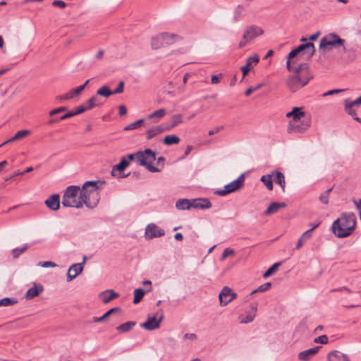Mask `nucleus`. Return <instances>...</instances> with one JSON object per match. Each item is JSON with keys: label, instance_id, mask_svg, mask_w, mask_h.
<instances>
[{"label": "nucleus", "instance_id": "f257e3e1", "mask_svg": "<svg viewBox=\"0 0 361 361\" xmlns=\"http://www.w3.org/2000/svg\"><path fill=\"white\" fill-rule=\"evenodd\" d=\"M99 201L97 182L87 181L82 188L77 185L68 186L62 197V205L66 207H95Z\"/></svg>", "mask_w": 361, "mask_h": 361}, {"label": "nucleus", "instance_id": "f03ea898", "mask_svg": "<svg viewBox=\"0 0 361 361\" xmlns=\"http://www.w3.org/2000/svg\"><path fill=\"white\" fill-rule=\"evenodd\" d=\"M286 117L291 118L287 127L288 133H303L310 126V117L307 116L301 108L294 107L286 114Z\"/></svg>", "mask_w": 361, "mask_h": 361}, {"label": "nucleus", "instance_id": "7ed1b4c3", "mask_svg": "<svg viewBox=\"0 0 361 361\" xmlns=\"http://www.w3.org/2000/svg\"><path fill=\"white\" fill-rule=\"evenodd\" d=\"M356 216L354 214H343L332 225L333 233L338 238L350 235L355 230Z\"/></svg>", "mask_w": 361, "mask_h": 361}, {"label": "nucleus", "instance_id": "20e7f679", "mask_svg": "<svg viewBox=\"0 0 361 361\" xmlns=\"http://www.w3.org/2000/svg\"><path fill=\"white\" fill-rule=\"evenodd\" d=\"M295 71L296 75L290 77L287 81V85L292 92H296L307 85L312 77L306 64L300 65Z\"/></svg>", "mask_w": 361, "mask_h": 361}, {"label": "nucleus", "instance_id": "39448f33", "mask_svg": "<svg viewBox=\"0 0 361 361\" xmlns=\"http://www.w3.org/2000/svg\"><path fill=\"white\" fill-rule=\"evenodd\" d=\"M315 52V49L313 43L308 42L306 44H300L298 48L292 50L288 57V60L286 62L287 68L289 71H291L292 68L290 66V59L297 56L298 55L300 57L302 55H306L307 58L312 57Z\"/></svg>", "mask_w": 361, "mask_h": 361}, {"label": "nucleus", "instance_id": "423d86ee", "mask_svg": "<svg viewBox=\"0 0 361 361\" xmlns=\"http://www.w3.org/2000/svg\"><path fill=\"white\" fill-rule=\"evenodd\" d=\"M155 159V153L149 149H147L144 152H137V161L140 165L145 166L151 172H158L160 171L152 165Z\"/></svg>", "mask_w": 361, "mask_h": 361}, {"label": "nucleus", "instance_id": "0eeeda50", "mask_svg": "<svg viewBox=\"0 0 361 361\" xmlns=\"http://www.w3.org/2000/svg\"><path fill=\"white\" fill-rule=\"evenodd\" d=\"M263 33V30L258 26L251 25L247 27L243 34L242 41L238 44L239 48L244 47L248 42L261 36Z\"/></svg>", "mask_w": 361, "mask_h": 361}, {"label": "nucleus", "instance_id": "6e6552de", "mask_svg": "<svg viewBox=\"0 0 361 361\" xmlns=\"http://www.w3.org/2000/svg\"><path fill=\"white\" fill-rule=\"evenodd\" d=\"M343 44L344 40L341 39L337 35L329 34L321 39L319 48L325 50L336 45H343Z\"/></svg>", "mask_w": 361, "mask_h": 361}, {"label": "nucleus", "instance_id": "1a4fd4ad", "mask_svg": "<svg viewBox=\"0 0 361 361\" xmlns=\"http://www.w3.org/2000/svg\"><path fill=\"white\" fill-rule=\"evenodd\" d=\"M244 180L245 176L244 174H241L237 179L226 185L223 190H218L216 193L223 196L233 192L243 187Z\"/></svg>", "mask_w": 361, "mask_h": 361}, {"label": "nucleus", "instance_id": "9d476101", "mask_svg": "<svg viewBox=\"0 0 361 361\" xmlns=\"http://www.w3.org/2000/svg\"><path fill=\"white\" fill-rule=\"evenodd\" d=\"M86 259L87 257L84 256L82 262L73 264L70 267L67 273V281L68 282L71 281L73 279L82 273L84 264L86 262Z\"/></svg>", "mask_w": 361, "mask_h": 361}, {"label": "nucleus", "instance_id": "9b49d317", "mask_svg": "<svg viewBox=\"0 0 361 361\" xmlns=\"http://www.w3.org/2000/svg\"><path fill=\"white\" fill-rule=\"evenodd\" d=\"M236 297V293L233 292L228 286L224 287L219 295V302L221 305H228Z\"/></svg>", "mask_w": 361, "mask_h": 361}, {"label": "nucleus", "instance_id": "f8f14e48", "mask_svg": "<svg viewBox=\"0 0 361 361\" xmlns=\"http://www.w3.org/2000/svg\"><path fill=\"white\" fill-rule=\"evenodd\" d=\"M164 231L154 224L147 225L145 229V237L148 239L161 237L164 235Z\"/></svg>", "mask_w": 361, "mask_h": 361}, {"label": "nucleus", "instance_id": "ddd939ff", "mask_svg": "<svg viewBox=\"0 0 361 361\" xmlns=\"http://www.w3.org/2000/svg\"><path fill=\"white\" fill-rule=\"evenodd\" d=\"M162 315L158 319L156 314L149 315L147 320L141 326L147 330H154L159 327Z\"/></svg>", "mask_w": 361, "mask_h": 361}, {"label": "nucleus", "instance_id": "4468645a", "mask_svg": "<svg viewBox=\"0 0 361 361\" xmlns=\"http://www.w3.org/2000/svg\"><path fill=\"white\" fill-rule=\"evenodd\" d=\"M169 130L170 127L164 124L152 127V128L147 130V131L146 132V138L147 140H151L157 135Z\"/></svg>", "mask_w": 361, "mask_h": 361}, {"label": "nucleus", "instance_id": "2eb2a0df", "mask_svg": "<svg viewBox=\"0 0 361 361\" xmlns=\"http://www.w3.org/2000/svg\"><path fill=\"white\" fill-rule=\"evenodd\" d=\"M47 207L54 211H56L60 207V197L58 194L51 195L46 201Z\"/></svg>", "mask_w": 361, "mask_h": 361}, {"label": "nucleus", "instance_id": "dca6fc26", "mask_svg": "<svg viewBox=\"0 0 361 361\" xmlns=\"http://www.w3.org/2000/svg\"><path fill=\"white\" fill-rule=\"evenodd\" d=\"M319 346H317L312 348H310L308 350L300 352L298 354V359L301 361H308L313 357L314 355L317 353Z\"/></svg>", "mask_w": 361, "mask_h": 361}, {"label": "nucleus", "instance_id": "f3484780", "mask_svg": "<svg viewBox=\"0 0 361 361\" xmlns=\"http://www.w3.org/2000/svg\"><path fill=\"white\" fill-rule=\"evenodd\" d=\"M129 165V161L127 160L126 157H123L121 161L115 165L111 171V175L113 176H118V177H123L121 175H118L117 172H122Z\"/></svg>", "mask_w": 361, "mask_h": 361}, {"label": "nucleus", "instance_id": "a211bd4d", "mask_svg": "<svg viewBox=\"0 0 361 361\" xmlns=\"http://www.w3.org/2000/svg\"><path fill=\"white\" fill-rule=\"evenodd\" d=\"M327 358L328 361H350L346 354L337 350L329 353Z\"/></svg>", "mask_w": 361, "mask_h": 361}, {"label": "nucleus", "instance_id": "6ab92c4d", "mask_svg": "<svg viewBox=\"0 0 361 361\" xmlns=\"http://www.w3.org/2000/svg\"><path fill=\"white\" fill-rule=\"evenodd\" d=\"M118 297V294L113 290H106L99 294L100 300L105 304Z\"/></svg>", "mask_w": 361, "mask_h": 361}, {"label": "nucleus", "instance_id": "aec40b11", "mask_svg": "<svg viewBox=\"0 0 361 361\" xmlns=\"http://www.w3.org/2000/svg\"><path fill=\"white\" fill-rule=\"evenodd\" d=\"M43 291V286L40 284H34V286L30 288L25 293V298L27 300L32 299L39 295Z\"/></svg>", "mask_w": 361, "mask_h": 361}, {"label": "nucleus", "instance_id": "412c9836", "mask_svg": "<svg viewBox=\"0 0 361 361\" xmlns=\"http://www.w3.org/2000/svg\"><path fill=\"white\" fill-rule=\"evenodd\" d=\"M30 134V131L29 130H19L18 131L15 135L14 136H13L12 137H11L10 139H8V140L5 141L4 142H3L1 145H0V147H2L3 145L8 143V142H14V141H16V140H20V139H23L25 137L29 135Z\"/></svg>", "mask_w": 361, "mask_h": 361}, {"label": "nucleus", "instance_id": "4be33fe9", "mask_svg": "<svg viewBox=\"0 0 361 361\" xmlns=\"http://www.w3.org/2000/svg\"><path fill=\"white\" fill-rule=\"evenodd\" d=\"M272 176H274V182L279 184L281 187L283 192H284L286 189V180L283 173L280 171H273Z\"/></svg>", "mask_w": 361, "mask_h": 361}, {"label": "nucleus", "instance_id": "5701e85b", "mask_svg": "<svg viewBox=\"0 0 361 361\" xmlns=\"http://www.w3.org/2000/svg\"><path fill=\"white\" fill-rule=\"evenodd\" d=\"M165 35H157L153 37L152 39V47L154 49H158L161 47H166V45L164 43V40L166 39Z\"/></svg>", "mask_w": 361, "mask_h": 361}, {"label": "nucleus", "instance_id": "b1692460", "mask_svg": "<svg viewBox=\"0 0 361 361\" xmlns=\"http://www.w3.org/2000/svg\"><path fill=\"white\" fill-rule=\"evenodd\" d=\"M286 204L283 202L278 203V202H272L269 204L268 208L267 209L265 214L267 215L273 214L277 212L280 209L285 208Z\"/></svg>", "mask_w": 361, "mask_h": 361}, {"label": "nucleus", "instance_id": "393cba45", "mask_svg": "<svg viewBox=\"0 0 361 361\" xmlns=\"http://www.w3.org/2000/svg\"><path fill=\"white\" fill-rule=\"evenodd\" d=\"M193 208L209 209L212 207L211 202L207 199H197L192 202Z\"/></svg>", "mask_w": 361, "mask_h": 361}, {"label": "nucleus", "instance_id": "a878e982", "mask_svg": "<svg viewBox=\"0 0 361 361\" xmlns=\"http://www.w3.org/2000/svg\"><path fill=\"white\" fill-rule=\"evenodd\" d=\"M166 115V110L164 109H158L153 113L149 114L147 116L148 119L156 118L155 122H158L161 118H162Z\"/></svg>", "mask_w": 361, "mask_h": 361}, {"label": "nucleus", "instance_id": "bb28decb", "mask_svg": "<svg viewBox=\"0 0 361 361\" xmlns=\"http://www.w3.org/2000/svg\"><path fill=\"white\" fill-rule=\"evenodd\" d=\"M135 325L136 322H128L118 326L116 329L121 333H124L130 331Z\"/></svg>", "mask_w": 361, "mask_h": 361}, {"label": "nucleus", "instance_id": "cd10ccee", "mask_svg": "<svg viewBox=\"0 0 361 361\" xmlns=\"http://www.w3.org/2000/svg\"><path fill=\"white\" fill-rule=\"evenodd\" d=\"M176 206L178 209H189L192 207V202L184 199L178 200Z\"/></svg>", "mask_w": 361, "mask_h": 361}, {"label": "nucleus", "instance_id": "c85d7f7f", "mask_svg": "<svg viewBox=\"0 0 361 361\" xmlns=\"http://www.w3.org/2000/svg\"><path fill=\"white\" fill-rule=\"evenodd\" d=\"M180 138L176 135H166L164 139V143L166 145L178 144Z\"/></svg>", "mask_w": 361, "mask_h": 361}, {"label": "nucleus", "instance_id": "c756f323", "mask_svg": "<svg viewBox=\"0 0 361 361\" xmlns=\"http://www.w3.org/2000/svg\"><path fill=\"white\" fill-rule=\"evenodd\" d=\"M272 174L271 175H264L261 178V181L266 185L269 190H273V182H272Z\"/></svg>", "mask_w": 361, "mask_h": 361}, {"label": "nucleus", "instance_id": "7c9ffc66", "mask_svg": "<svg viewBox=\"0 0 361 361\" xmlns=\"http://www.w3.org/2000/svg\"><path fill=\"white\" fill-rule=\"evenodd\" d=\"M159 35H165L166 37L164 41L166 46H169L175 42V41L178 38V36L175 34H169L167 32H163L159 34Z\"/></svg>", "mask_w": 361, "mask_h": 361}, {"label": "nucleus", "instance_id": "2f4dec72", "mask_svg": "<svg viewBox=\"0 0 361 361\" xmlns=\"http://www.w3.org/2000/svg\"><path fill=\"white\" fill-rule=\"evenodd\" d=\"M86 109H92L94 106L100 105L99 99L97 97H92L85 102Z\"/></svg>", "mask_w": 361, "mask_h": 361}, {"label": "nucleus", "instance_id": "473e14b6", "mask_svg": "<svg viewBox=\"0 0 361 361\" xmlns=\"http://www.w3.org/2000/svg\"><path fill=\"white\" fill-rule=\"evenodd\" d=\"M90 80H87L82 85H80L76 88L72 89L69 91L71 95H72V98H74L78 96L80 92L84 90L85 86L89 83Z\"/></svg>", "mask_w": 361, "mask_h": 361}, {"label": "nucleus", "instance_id": "72a5a7b5", "mask_svg": "<svg viewBox=\"0 0 361 361\" xmlns=\"http://www.w3.org/2000/svg\"><path fill=\"white\" fill-rule=\"evenodd\" d=\"M97 94L99 95H101V96H103L104 97H109V96H111V94H113V92L111 90H110V89L109 88V87L106 86V85H104L102 86V87H100L97 92Z\"/></svg>", "mask_w": 361, "mask_h": 361}, {"label": "nucleus", "instance_id": "f704fd0d", "mask_svg": "<svg viewBox=\"0 0 361 361\" xmlns=\"http://www.w3.org/2000/svg\"><path fill=\"white\" fill-rule=\"evenodd\" d=\"M145 295V291L142 288H137L134 291V299L133 302L135 304L138 303L141 301Z\"/></svg>", "mask_w": 361, "mask_h": 361}, {"label": "nucleus", "instance_id": "c9c22d12", "mask_svg": "<svg viewBox=\"0 0 361 361\" xmlns=\"http://www.w3.org/2000/svg\"><path fill=\"white\" fill-rule=\"evenodd\" d=\"M171 119L172 121V124L171 126H169L170 129L183 122V115L180 114H174L171 117Z\"/></svg>", "mask_w": 361, "mask_h": 361}, {"label": "nucleus", "instance_id": "e433bc0d", "mask_svg": "<svg viewBox=\"0 0 361 361\" xmlns=\"http://www.w3.org/2000/svg\"><path fill=\"white\" fill-rule=\"evenodd\" d=\"M17 302V300L12 299L10 298H4L0 300V306H11L16 304Z\"/></svg>", "mask_w": 361, "mask_h": 361}, {"label": "nucleus", "instance_id": "4c0bfd02", "mask_svg": "<svg viewBox=\"0 0 361 361\" xmlns=\"http://www.w3.org/2000/svg\"><path fill=\"white\" fill-rule=\"evenodd\" d=\"M279 265H280V263H275V264H274L271 267H270L266 271V272L264 274L263 276L264 278H267V277L271 276V274H273L277 270V268H278V267Z\"/></svg>", "mask_w": 361, "mask_h": 361}, {"label": "nucleus", "instance_id": "58836bf2", "mask_svg": "<svg viewBox=\"0 0 361 361\" xmlns=\"http://www.w3.org/2000/svg\"><path fill=\"white\" fill-rule=\"evenodd\" d=\"M354 106H355L354 104H352V102H346L345 106L346 112L348 114H350V116H352L353 117L356 116V112H355V109H353Z\"/></svg>", "mask_w": 361, "mask_h": 361}, {"label": "nucleus", "instance_id": "ea45409f", "mask_svg": "<svg viewBox=\"0 0 361 361\" xmlns=\"http://www.w3.org/2000/svg\"><path fill=\"white\" fill-rule=\"evenodd\" d=\"M331 190L332 189L330 188L320 195L319 200L322 203L325 204H327L329 203V195Z\"/></svg>", "mask_w": 361, "mask_h": 361}, {"label": "nucleus", "instance_id": "a19ab883", "mask_svg": "<svg viewBox=\"0 0 361 361\" xmlns=\"http://www.w3.org/2000/svg\"><path fill=\"white\" fill-rule=\"evenodd\" d=\"M27 248V246H24L21 248H15L13 250V256L14 258L18 257L21 254H23Z\"/></svg>", "mask_w": 361, "mask_h": 361}, {"label": "nucleus", "instance_id": "79ce46f5", "mask_svg": "<svg viewBox=\"0 0 361 361\" xmlns=\"http://www.w3.org/2000/svg\"><path fill=\"white\" fill-rule=\"evenodd\" d=\"M329 338L326 335H322L314 338V342L317 343L326 344Z\"/></svg>", "mask_w": 361, "mask_h": 361}, {"label": "nucleus", "instance_id": "37998d69", "mask_svg": "<svg viewBox=\"0 0 361 361\" xmlns=\"http://www.w3.org/2000/svg\"><path fill=\"white\" fill-rule=\"evenodd\" d=\"M259 61V59L258 56L257 55H255V56H250V57L247 58L246 62L248 64H250L252 66H256L258 63Z\"/></svg>", "mask_w": 361, "mask_h": 361}, {"label": "nucleus", "instance_id": "c03bdc74", "mask_svg": "<svg viewBox=\"0 0 361 361\" xmlns=\"http://www.w3.org/2000/svg\"><path fill=\"white\" fill-rule=\"evenodd\" d=\"M319 223L318 224H316L314 226H312V228H311L310 229L307 230V231L304 232L302 233V235H301L302 238H304L305 240L310 238L311 237V233L313 230H314L318 226H319Z\"/></svg>", "mask_w": 361, "mask_h": 361}, {"label": "nucleus", "instance_id": "a18cd8bd", "mask_svg": "<svg viewBox=\"0 0 361 361\" xmlns=\"http://www.w3.org/2000/svg\"><path fill=\"white\" fill-rule=\"evenodd\" d=\"M234 252L233 250L230 249V248H226L224 252H223V254L221 255V261H224L225 259L230 256V255H233Z\"/></svg>", "mask_w": 361, "mask_h": 361}, {"label": "nucleus", "instance_id": "49530a36", "mask_svg": "<svg viewBox=\"0 0 361 361\" xmlns=\"http://www.w3.org/2000/svg\"><path fill=\"white\" fill-rule=\"evenodd\" d=\"M66 111V108L65 106H61L56 109H54L49 111V114L50 116L59 114L61 112H63Z\"/></svg>", "mask_w": 361, "mask_h": 361}, {"label": "nucleus", "instance_id": "de8ad7c7", "mask_svg": "<svg viewBox=\"0 0 361 361\" xmlns=\"http://www.w3.org/2000/svg\"><path fill=\"white\" fill-rule=\"evenodd\" d=\"M270 287H271V283L267 282V283H265L261 285L258 288V289L255 290L252 293H255L257 291L263 292V291H265V290H268Z\"/></svg>", "mask_w": 361, "mask_h": 361}, {"label": "nucleus", "instance_id": "09e8293b", "mask_svg": "<svg viewBox=\"0 0 361 361\" xmlns=\"http://www.w3.org/2000/svg\"><path fill=\"white\" fill-rule=\"evenodd\" d=\"M222 78H223L222 73H219L218 75H212L211 82L212 84H218Z\"/></svg>", "mask_w": 361, "mask_h": 361}, {"label": "nucleus", "instance_id": "8fccbe9b", "mask_svg": "<svg viewBox=\"0 0 361 361\" xmlns=\"http://www.w3.org/2000/svg\"><path fill=\"white\" fill-rule=\"evenodd\" d=\"M123 88H124V82H123V81H120L118 85L117 88L116 90H114V91H112L113 94L122 93L123 92Z\"/></svg>", "mask_w": 361, "mask_h": 361}, {"label": "nucleus", "instance_id": "3c124183", "mask_svg": "<svg viewBox=\"0 0 361 361\" xmlns=\"http://www.w3.org/2000/svg\"><path fill=\"white\" fill-rule=\"evenodd\" d=\"M88 110L87 109H86V106L85 104H83V105H81V106H78L75 109H74V112H75V116L78 115V114H82L83 112H85V111Z\"/></svg>", "mask_w": 361, "mask_h": 361}, {"label": "nucleus", "instance_id": "603ef678", "mask_svg": "<svg viewBox=\"0 0 361 361\" xmlns=\"http://www.w3.org/2000/svg\"><path fill=\"white\" fill-rule=\"evenodd\" d=\"M73 99V98H72V95H71L69 92L64 94L59 95L56 97V99H58V100H68V99Z\"/></svg>", "mask_w": 361, "mask_h": 361}, {"label": "nucleus", "instance_id": "864d4df0", "mask_svg": "<svg viewBox=\"0 0 361 361\" xmlns=\"http://www.w3.org/2000/svg\"><path fill=\"white\" fill-rule=\"evenodd\" d=\"M137 128H139V125L136 123V121H135V122L126 126V127H124L123 129H124V130L127 131V130H133V129H135Z\"/></svg>", "mask_w": 361, "mask_h": 361}, {"label": "nucleus", "instance_id": "5fc2aeb1", "mask_svg": "<svg viewBox=\"0 0 361 361\" xmlns=\"http://www.w3.org/2000/svg\"><path fill=\"white\" fill-rule=\"evenodd\" d=\"M254 317H255V315H247L245 319L244 318H241L240 317V323L243 324V323H248V322H252L253 319H254Z\"/></svg>", "mask_w": 361, "mask_h": 361}, {"label": "nucleus", "instance_id": "6e6d98bb", "mask_svg": "<svg viewBox=\"0 0 361 361\" xmlns=\"http://www.w3.org/2000/svg\"><path fill=\"white\" fill-rule=\"evenodd\" d=\"M52 4L55 6L60 7L61 8H63L66 7V4L63 1L61 0H55L53 1Z\"/></svg>", "mask_w": 361, "mask_h": 361}, {"label": "nucleus", "instance_id": "4d7b16f0", "mask_svg": "<svg viewBox=\"0 0 361 361\" xmlns=\"http://www.w3.org/2000/svg\"><path fill=\"white\" fill-rule=\"evenodd\" d=\"M74 116H75L74 111L73 110V111H70L68 113H66V114H64L62 116H61L60 117V120H65L66 118H71V117Z\"/></svg>", "mask_w": 361, "mask_h": 361}, {"label": "nucleus", "instance_id": "13d9d810", "mask_svg": "<svg viewBox=\"0 0 361 361\" xmlns=\"http://www.w3.org/2000/svg\"><path fill=\"white\" fill-rule=\"evenodd\" d=\"M42 267L47 268V267H56V264L52 262H44L42 263Z\"/></svg>", "mask_w": 361, "mask_h": 361}, {"label": "nucleus", "instance_id": "bf43d9fd", "mask_svg": "<svg viewBox=\"0 0 361 361\" xmlns=\"http://www.w3.org/2000/svg\"><path fill=\"white\" fill-rule=\"evenodd\" d=\"M243 72V79L247 75L249 71H250V68H247V66H243L240 68Z\"/></svg>", "mask_w": 361, "mask_h": 361}, {"label": "nucleus", "instance_id": "052dcab7", "mask_svg": "<svg viewBox=\"0 0 361 361\" xmlns=\"http://www.w3.org/2000/svg\"><path fill=\"white\" fill-rule=\"evenodd\" d=\"M223 129V127L221 126V127H217V128H215L212 130H210L209 132H208V134L209 135H213L217 133H219L220 130H221Z\"/></svg>", "mask_w": 361, "mask_h": 361}, {"label": "nucleus", "instance_id": "680f3d73", "mask_svg": "<svg viewBox=\"0 0 361 361\" xmlns=\"http://www.w3.org/2000/svg\"><path fill=\"white\" fill-rule=\"evenodd\" d=\"M118 111H119V115L120 116H124L127 113V109H126V106H123V105H121L119 106Z\"/></svg>", "mask_w": 361, "mask_h": 361}, {"label": "nucleus", "instance_id": "e2e57ef3", "mask_svg": "<svg viewBox=\"0 0 361 361\" xmlns=\"http://www.w3.org/2000/svg\"><path fill=\"white\" fill-rule=\"evenodd\" d=\"M120 309L118 307H114V308H111L110 309L109 311H107L106 313H105V317H109L110 314H111L112 313L115 312H117V311H119Z\"/></svg>", "mask_w": 361, "mask_h": 361}, {"label": "nucleus", "instance_id": "0e129e2a", "mask_svg": "<svg viewBox=\"0 0 361 361\" xmlns=\"http://www.w3.org/2000/svg\"><path fill=\"white\" fill-rule=\"evenodd\" d=\"M343 90H330L326 93L324 94V96H327V95H331L334 93H338V92H342Z\"/></svg>", "mask_w": 361, "mask_h": 361}, {"label": "nucleus", "instance_id": "69168bd1", "mask_svg": "<svg viewBox=\"0 0 361 361\" xmlns=\"http://www.w3.org/2000/svg\"><path fill=\"white\" fill-rule=\"evenodd\" d=\"M305 240V239L302 238V237H300V239L298 240V244H297L295 248L297 250L300 249L303 245Z\"/></svg>", "mask_w": 361, "mask_h": 361}, {"label": "nucleus", "instance_id": "338daca9", "mask_svg": "<svg viewBox=\"0 0 361 361\" xmlns=\"http://www.w3.org/2000/svg\"><path fill=\"white\" fill-rule=\"evenodd\" d=\"M126 159L129 161H131V160H133L135 159L137 160V152L135 154H128V157H126Z\"/></svg>", "mask_w": 361, "mask_h": 361}, {"label": "nucleus", "instance_id": "774afa93", "mask_svg": "<svg viewBox=\"0 0 361 361\" xmlns=\"http://www.w3.org/2000/svg\"><path fill=\"white\" fill-rule=\"evenodd\" d=\"M356 206L357 209L359 210L360 218L361 219V199L359 200L357 202H356Z\"/></svg>", "mask_w": 361, "mask_h": 361}]
</instances>
